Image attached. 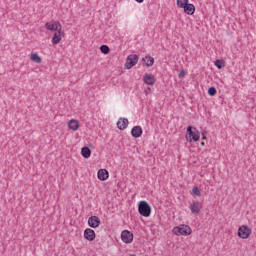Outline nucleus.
I'll list each match as a JSON object with an SVG mask.
<instances>
[{
  "label": "nucleus",
  "mask_w": 256,
  "mask_h": 256,
  "mask_svg": "<svg viewBox=\"0 0 256 256\" xmlns=\"http://www.w3.org/2000/svg\"><path fill=\"white\" fill-rule=\"evenodd\" d=\"M121 240L126 244L133 243V233L129 230L122 231Z\"/></svg>",
  "instance_id": "423d86ee"
},
{
  "label": "nucleus",
  "mask_w": 256,
  "mask_h": 256,
  "mask_svg": "<svg viewBox=\"0 0 256 256\" xmlns=\"http://www.w3.org/2000/svg\"><path fill=\"white\" fill-rule=\"evenodd\" d=\"M95 237H97V235L95 234V230L91 228H86L84 230V239H86L87 241H95Z\"/></svg>",
  "instance_id": "1a4fd4ad"
},
{
  "label": "nucleus",
  "mask_w": 256,
  "mask_h": 256,
  "mask_svg": "<svg viewBox=\"0 0 256 256\" xmlns=\"http://www.w3.org/2000/svg\"><path fill=\"white\" fill-rule=\"evenodd\" d=\"M186 139L189 143H197L201 139V133L193 126L187 127Z\"/></svg>",
  "instance_id": "f257e3e1"
},
{
  "label": "nucleus",
  "mask_w": 256,
  "mask_h": 256,
  "mask_svg": "<svg viewBox=\"0 0 256 256\" xmlns=\"http://www.w3.org/2000/svg\"><path fill=\"white\" fill-rule=\"evenodd\" d=\"M127 125H129V120L126 118H120L117 122V127L120 129V131L127 129Z\"/></svg>",
  "instance_id": "4468645a"
},
{
  "label": "nucleus",
  "mask_w": 256,
  "mask_h": 256,
  "mask_svg": "<svg viewBox=\"0 0 256 256\" xmlns=\"http://www.w3.org/2000/svg\"><path fill=\"white\" fill-rule=\"evenodd\" d=\"M141 62L142 65H153V63H155V58L151 56H145L142 58Z\"/></svg>",
  "instance_id": "a211bd4d"
},
{
  "label": "nucleus",
  "mask_w": 256,
  "mask_h": 256,
  "mask_svg": "<svg viewBox=\"0 0 256 256\" xmlns=\"http://www.w3.org/2000/svg\"><path fill=\"white\" fill-rule=\"evenodd\" d=\"M208 95H210V97H215V95H217V88H215V86H211L208 89Z\"/></svg>",
  "instance_id": "4be33fe9"
},
{
  "label": "nucleus",
  "mask_w": 256,
  "mask_h": 256,
  "mask_svg": "<svg viewBox=\"0 0 256 256\" xmlns=\"http://www.w3.org/2000/svg\"><path fill=\"white\" fill-rule=\"evenodd\" d=\"M184 9V13H186V15H193L195 13V5L193 4H187L186 7L183 8Z\"/></svg>",
  "instance_id": "2eb2a0df"
},
{
  "label": "nucleus",
  "mask_w": 256,
  "mask_h": 256,
  "mask_svg": "<svg viewBox=\"0 0 256 256\" xmlns=\"http://www.w3.org/2000/svg\"><path fill=\"white\" fill-rule=\"evenodd\" d=\"M217 69H223V67H225V65H216Z\"/></svg>",
  "instance_id": "c85d7f7f"
},
{
  "label": "nucleus",
  "mask_w": 256,
  "mask_h": 256,
  "mask_svg": "<svg viewBox=\"0 0 256 256\" xmlns=\"http://www.w3.org/2000/svg\"><path fill=\"white\" fill-rule=\"evenodd\" d=\"M201 145L205 146V142H202Z\"/></svg>",
  "instance_id": "7c9ffc66"
},
{
  "label": "nucleus",
  "mask_w": 256,
  "mask_h": 256,
  "mask_svg": "<svg viewBox=\"0 0 256 256\" xmlns=\"http://www.w3.org/2000/svg\"><path fill=\"white\" fill-rule=\"evenodd\" d=\"M143 81L144 83H146V85H155V82L157 80L155 79V76L153 74H145L143 77Z\"/></svg>",
  "instance_id": "f8f14e48"
},
{
  "label": "nucleus",
  "mask_w": 256,
  "mask_h": 256,
  "mask_svg": "<svg viewBox=\"0 0 256 256\" xmlns=\"http://www.w3.org/2000/svg\"><path fill=\"white\" fill-rule=\"evenodd\" d=\"M192 193L193 195H196V197H199V195H201V189H199V187H194Z\"/></svg>",
  "instance_id": "b1692460"
},
{
  "label": "nucleus",
  "mask_w": 256,
  "mask_h": 256,
  "mask_svg": "<svg viewBox=\"0 0 256 256\" xmlns=\"http://www.w3.org/2000/svg\"><path fill=\"white\" fill-rule=\"evenodd\" d=\"M100 51L101 53H103L104 55H108L109 51H111V49L109 48V46L107 45H102L100 47Z\"/></svg>",
  "instance_id": "5701e85b"
},
{
  "label": "nucleus",
  "mask_w": 256,
  "mask_h": 256,
  "mask_svg": "<svg viewBox=\"0 0 256 256\" xmlns=\"http://www.w3.org/2000/svg\"><path fill=\"white\" fill-rule=\"evenodd\" d=\"M188 3L189 0H177V6L180 7V9H184Z\"/></svg>",
  "instance_id": "412c9836"
},
{
  "label": "nucleus",
  "mask_w": 256,
  "mask_h": 256,
  "mask_svg": "<svg viewBox=\"0 0 256 256\" xmlns=\"http://www.w3.org/2000/svg\"><path fill=\"white\" fill-rule=\"evenodd\" d=\"M124 69H128V70H129V69H133V65H125V66H124Z\"/></svg>",
  "instance_id": "cd10ccee"
},
{
  "label": "nucleus",
  "mask_w": 256,
  "mask_h": 256,
  "mask_svg": "<svg viewBox=\"0 0 256 256\" xmlns=\"http://www.w3.org/2000/svg\"><path fill=\"white\" fill-rule=\"evenodd\" d=\"M88 225L91 229H97L101 225V219L98 216H90L88 218Z\"/></svg>",
  "instance_id": "0eeeda50"
},
{
  "label": "nucleus",
  "mask_w": 256,
  "mask_h": 256,
  "mask_svg": "<svg viewBox=\"0 0 256 256\" xmlns=\"http://www.w3.org/2000/svg\"><path fill=\"white\" fill-rule=\"evenodd\" d=\"M136 3H143L145 0H135Z\"/></svg>",
  "instance_id": "c756f323"
},
{
  "label": "nucleus",
  "mask_w": 256,
  "mask_h": 256,
  "mask_svg": "<svg viewBox=\"0 0 256 256\" xmlns=\"http://www.w3.org/2000/svg\"><path fill=\"white\" fill-rule=\"evenodd\" d=\"M53 45H59L61 43V31L55 32L54 36L52 37Z\"/></svg>",
  "instance_id": "6ab92c4d"
},
{
  "label": "nucleus",
  "mask_w": 256,
  "mask_h": 256,
  "mask_svg": "<svg viewBox=\"0 0 256 256\" xmlns=\"http://www.w3.org/2000/svg\"><path fill=\"white\" fill-rule=\"evenodd\" d=\"M173 234L174 235H184V236H187V235H191V227H189V225H181V226H175L172 230Z\"/></svg>",
  "instance_id": "7ed1b4c3"
},
{
  "label": "nucleus",
  "mask_w": 256,
  "mask_h": 256,
  "mask_svg": "<svg viewBox=\"0 0 256 256\" xmlns=\"http://www.w3.org/2000/svg\"><path fill=\"white\" fill-rule=\"evenodd\" d=\"M68 128L72 131H77L79 129V121L72 119L68 122Z\"/></svg>",
  "instance_id": "dca6fc26"
},
{
  "label": "nucleus",
  "mask_w": 256,
  "mask_h": 256,
  "mask_svg": "<svg viewBox=\"0 0 256 256\" xmlns=\"http://www.w3.org/2000/svg\"><path fill=\"white\" fill-rule=\"evenodd\" d=\"M46 29H48V31H55V33H57L58 31H61L62 26L61 23L55 21L53 23L48 22L45 24Z\"/></svg>",
  "instance_id": "6e6552de"
},
{
  "label": "nucleus",
  "mask_w": 256,
  "mask_h": 256,
  "mask_svg": "<svg viewBox=\"0 0 256 256\" xmlns=\"http://www.w3.org/2000/svg\"><path fill=\"white\" fill-rule=\"evenodd\" d=\"M202 139H203V141H205V139H207V131L202 132Z\"/></svg>",
  "instance_id": "bb28decb"
},
{
  "label": "nucleus",
  "mask_w": 256,
  "mask_h": 256,
  "mask_svg": "<svg viewBox=\"0 0 256 256\" xmlns=\"http://www.w3.org/2000/svg\"><path fill=\"white\" fill-rule=\"evenodd\" d=\"M81 155L84 159H89V157H91V149L87 146L82 147Z\"/></svg>",
  "instance_id": "f3484780"
},
{
  "label": "nucleus",
  "mask_w": 256,
  "mask_h": 256,
  "mask_svg": "<svg viewBox=\"0 0 256 256\" xmlns=\"http://www.w3.org/2000/svg\"><path fill=\"white\" fill-rule=\"evenodd\" d=\"M238 237L240 239H249L251 237V228L247 225H242L238 228Z\"/></svg>",
  "instance_id": "20e7f679"
},
{
  "label": "nucleus",
  "mask_w": 256,
  "mask_h": 256,
  "mask_svg": "<svg viewBox=\"0 0 256 256\" xmlns=\"http://www.w3.org/2000/svg\"><path fill=\"white\" fill-rule=\"evenodd\" d=\"M131 135L134 139H139L143 135V128L141 126H134L131 130Z\"/></svg>",
  "instance_id": "9b49d317"
},
{
  "label": "nucleus",
  "mask_w": 256,
  "mask_h": 256,
  "mask_svg": "<svg viewBox=\"0 0 256 256\" xmlns=\"http://www.w3.org/2000/svg\"><path fill=\"white\" fill-rule=\"evenodd\" d=\"M148 91H151V88H148Z\"/></svg>",
  "instance_id": "473e14b6"
},
{
  "label": "nucleus",
  "mask_w": 256,
  "mask_h": 256,
  "mask_svg": "<svg viewBox=\"0 0 256 256\" xmlns=\"http://www.w3.org/2000/svg\"><path fill=\"white\" fill-rule=\"evenodd\" d=\"M148 91H151V88H148Z\"/></svg>",
  "instance_id": "2f4dec72"
},
{
  "label": "nucleus",
  "mask_w": 256,
  "mask_h": 256,
  "mask_svg": "<svg viewBox=\"0 0 256 256\" xmlns=\"http://www.w3.org/2000/svg\"><path fill=\"white\" fill-rule=\"evenodd\" d=\"M138 213L142 215V217H150L151 216V205L145 200H142L138 203Z\"/></svg>",
  "instance_id": "f03ea898"
},
{
  "label": "nucleus",
  "mask_w": 256,
  "mask_h": 256,
  "mask_svg": "<svg viewBox=\"0 0 256 256\" xmlns=\"http://www.w3.org/2000/svg\"><path fill=\"white\" fill-rule=\"evenodd\" d=\"M98 179L100 181H107L109 179V171L107 169L98 170Z\"/></svg>",
  "instance_id": "ddd939ff"
},
{
  "label": "nucleus",
  "mask_w": 256,
  "mask_h": 256,
  "mask_svg": "<svg viewBox=\"0 0 256 256\" xmlns=\"http://www.w3.org/2000/svg\"><path fill=\"white\" fill-rule=\"evenodd\" d=\"M201 209H203V205L199 201H193L190 204V211L192 215H199V213H201Z\"/></svg>",
  "instance_id": "39448f33"
},
{
  "label": "nucleus",
  "mask_w": 256,
  "mask_h": 256,
  "mask_svg": "<svg viewBox=\"0 0 256 256\" xmlns=\"http://www.w3.org/2000/svg\"><path fill=\"white\" fill-rule=\"evenodd\" d=\"M139 63V56L137 54H130L125 62V65H137Z\"/></svg>",
  "instance_id": "9d476101"
},
{
  "label": "nucleus",
  "mask_w": 256,
  "mask_h": 256,
  "mask_svg": "<svg viewBox=\"0 0 256 256\" xmlns=\"http://www.w3.org/2000/svg\"><path fill=\"white\" fill-rule=\"evenodd\" d=\"M187 75V71H185V69H181L180 73L178 74L179 79H183L185 78V76Z\"/></svg>",
  "instance_id": "393cba45"
},
{
  "label": "nucleus",
  "mask_w": 256,
  "mask_h": 256,
  "mask_svg": "<svg viewBox=\"0 0 256 256\" xmlns=\"http://www.w3.org/2000/svg\"><path fill=\"white\" fill-rule=\"evenodd\" d=\"M214 65H225V61H224V60H221V59H217V60L214 62Z\"/></svg>",
  "instance_id": "a878e982"
},
{
  "label": "nucleus",
  "mask_w": 256,
  "mask_h": 256,
  "mask_svg": "<svg viewBox=\"0 0 256 256\" xmlns=\"http://www.w3.org/2000/svg\"><path fill=\"white\" fill-rule=\"evenodd\" d=\"M30 59H31V61H33V63H41V56H39V54H37V52H35V53H32L31 55H30Z\"/></svg>",
  "instance_id": "aec40b11"
}]
</instances>
